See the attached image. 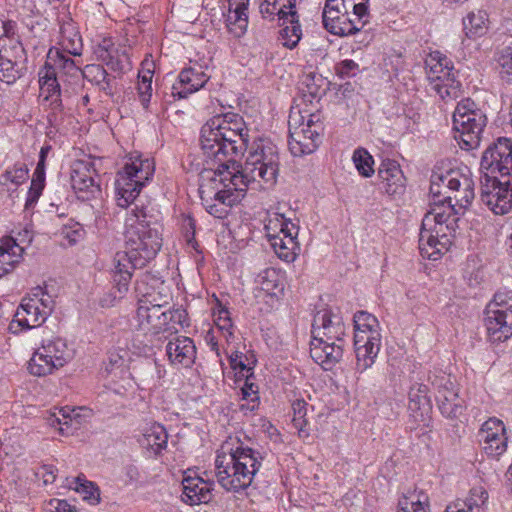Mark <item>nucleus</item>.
Segmentation results:
<instances>
[{
	"label": "nucleus",
	"instance_id": "nucleus-20",
	"mask_svg": "<svg viewBox=\"0 0 512 512\" xmlns=\"http://www.w3.org/2000/svg\"><path fill=\"white\" fill-rule=\"evenodd\" d=\"M485 453L492 457L502 455L507 449V436L504 423L495 417L485 421L478 433Z\"/></svg>",
	"mask_w": 512,
	"mask_h": 512
},
{
	"label": "nucleus",
	"instance_id": "nucleus-39",
	"mask_svg": "<svg viewBox=\"0 0 512 512\" xmlns=\"http://www.w3.org/2000/svg\"><path fill=\"white\" fill-rule=\"evenodd\" d=\"M398 512H429V498L421 490L408 491L399 499Z\"/></svg>",
	"mask_w": 512,
	"mask_h": 512
},
{
	"label": "nucleus",
	"instance_id": "nucleus-63",
	"mask_svg": "<svg viewBox=\"0 0 512 512\" xmlns=\"http://www.w3.org/2000/svg\"><path fill=\"white\" fill-rule=\"evenodd\" d=\"M229 356L230 365L234 370H239L245 376L252 372L250 363H246L247 357L242 352L231 350Z\"/></svg>",
	"mask_w": 512,
	"mask_h": 512
},
{
	"label": "nucleus",
	"instance_id": "nucleus-3",
	"mask_svg": "<svg viewBox=\"0 0 512 512\" xmlns=\"http://www.w3.org/2000/svg\"><path fill=\"white\" fill-rule=\"evenodd\" d=\"M248 134L244 121L235 114L216 115L201 128L200 144L206 158L221 165L243 153Z\"/></svg>",
	"mask_w": 512,
	"mask_h": 512
},
{
	"label": "nucleus",
	"instance_id": "nucleus-57",
	"mask_svg": "<svg viewBox=\"0 0 512 512\" xmlns=\"http://www.w3.org/2000/svg\"><path fill=\"white\" fill-rule=\"evenodd\" d=\"M131 277H132V274H126V273L114 274L113 281L115 284L114 285L115 292H114L113 300H111L107 304L104 303L105 300H102V302H101L102 306H113L114 302L116 300L122 299L125 296V294L128 292Z\"/></svg>",
	"mask_w": 512,
	"mask_h": 512
},
{
	"label": "nucleus",
	"instance_id": "nucleus-5",
	"mask_svg": "<svg viewBox=\"0 0 512 512\" xmlns=\"http://www.w3.org/2000/svg\"><path fill=\"white\" fill-rule=\"evenodd\" d=\"M164 306L138 304L134 317L136 324L132 342L139 353L151 351L164 339L177 333L180 328L189 325L184 309L164 310Z\"/></svg>",
	"mask_w": 512,
	"mask_h": 512
},
{
	"label": "nucleus",
	"instance_id": "nucleus-31",
	"mask_svg": "<svg viewBox=\"0 0 512 512\" xmlns=\"http://www.w3.org/2000/svg\"><path fill=\"white\" fill-rule=\"evenodd\" d=\"M59 48L61 51L72 55L80 56L83 50L82 38L73 20L65 16L60 21Z\"/></svg>",
	"mask_w": 512,
	"mask_h": 512
},
{
	"label": "nucleus",
	"instance_id": "nucleus-19",
	"mask_svg": "<svg viewBox=\"0 0 512 512\" xmlns=\"http://www.w3.org/2000/svg\"><path fill=\"white\" fill-rule=\"evenodd\" d=\"M334 3V0H326L323 9V25L327 31L337 36H347L355 34L364 27L356 24V20L350 18L349 13H343V10Z\"/></svg>",
	"mask_w": 512,
	"mask_h": 512
},
{
	"label": "nucleus",
	"instance_id": "nucleus-48",
	"mask_svg": "<svg viewBox=\"0 0 512 512\" xmlns=\"http://www.w3.org/2000/svg\"><path fill=\"white\" fill-rule=\"evenodd\" d=\"M286 23L290 26L284 27L280 32V39L282 40L283 46L293 49L297 46L302 36L301 25L299 24V17L288 18Z\"/></svg>",
	"mask_w": 512,
	"mask_h": 512
},
{
	"label": "nucleus",
	"instance_id": "nucleus-62",
	"mask_svg": "<svg viewBox=\"0 0 512 512\" xmlns=\"http://www.w3.org/2000/svg\"><path fill=\"white\" fill-rule=\"evenodd\" d=\"M23 48L16 40H10L8 43H3L0 40V61L11 59L20 60L22 58Z\"/></svg>",
	"mask_w": 512,
	"mask_h": 512
},
{
	"label": "nucleus",
	"instance_id": "nucleus-32",
	"mask_svg": "<svg viewBox=\"0 0 512 512\" xmlns=\"http://www.w3.org/2000/svg\"><path fill=\"white\" fill-rule=\"evenodd\" d=\"M249 0H229V9L226 16V25L231 34L241 37L248 27Z\"/></svg>",
	"mask_w": 512,
	"mask_h": 512
},
{
	"label": "nucleus",
	"instance_id": "nucleus-28",
	"mask_svg": "<svg viewBox=\"0 0 512 512\" xmlns=\"http://www.w3.org/2000/svg\"><path fill=\"white\" fill-rule=\"evenodd\" d=\"M182 486L181 499L188 505H199L212 500V484L199 476L186 475Z\"/></svg>",
	"mask_w": 512,
	"mask_h": 512
},
{
	"label": "nucleus",
	"instance_id": "nucleus-24",
	"mask_svg": "<svg viewBox=\"0 0 512 512\" xmlns=\"http://www.w3.org/2000/svg\"><path fill=\"white\" fill-rule=\"evenodd\" d=\"M344 344L345 342L312 337L310 342V356L325 370H330L341 360Z\"/></svg>",
	"mask_w": 512,
	"mask_h": 512
},
{
	"label": "nucleus",
	"instance_id": "nucleus-34",
	"mask_svg": "<svg viewBox=\"0 0 512 512\" xmlns=\"http://www.w3.org/2000/svg\"><path fill=\"white\" fill-rule=\"evenodd\" d=\"M23 251L13 238H5L0 242V278L8 274L20 261Z\"/></svg>",
	"mask_w": 512,
	"mask_h": 512
},
{
	"label": "nucleus",
	"instance_id": "nucleus-38",
	"mask_svg": "<svg viewBox=\"0 0 512 512\" xmlns=\"http://www.w3.org/2000/svg\"><path fill=\"white\" fill-rule=\"evenodd\" d=\"M262 291L272 297H280L284 291V276L275 268H266L257 277Z\"/></svg>",
	"mask_w": 512,
	"mask_h": 512
},
{
	"label": "nucleus",
	"instance_id": "nucleus-52",
	"mask_svg": "<svg viewBox=\"0 0 512 512\" xmlns=\"http://www.w3.org/2000/svg\"><path fill=\"white\" fill-rule=\"evenodd\" d=\"M152 78L153 75L149 70L139 75L138 78L137 92L141 105L144 109H148L152 98Z\"/></svg>",
	"mask_w": 512,
	"mask_h": 512
},
{
	"label": "nucleus",
	"instance_id": "nucleus-35",
	"mask_svg": "<svg viewBox=\"0 0 512 512\" xmlns=\"http://www.w3.org/2000/svg\"><path fill=\"white\" fill-rule=\"evenodd\" d=\"M23 251L13 238H5L0 242V278L8 274L20 261Z\"/></svg>",
	"mask_w": 512,
	"mask_h": 512
},
{
	"label": "nucleus",
	"instance_id": "nucleus-23",
	"mask_svg": "<svg viewBox=\"0 0 512 512\" xmlns=\"http://www.w3.org/2000/svg\"><path fill=\"white\" fill-rule=\"evenodd\" d=\"M209 79L210 76L199 65L184 68L172 86V95L180 99L187 98L202 89Z\"/></svg>",
	"mask_w": 512,
	"mask_h": 512
},
{
	"label": "nucleus",
	"instance_id": "nucleus-36",
	"mask_svg": "<svg viewBox=\"0 0 512 512\" xmlns=\"http://www.w3.org/2000/svg\"><path fill=\"white\" fill-rule=\"evenodd\" d=\"M81 75L92 84L99 87L106 95H113L115 78L108 75L103 66L92 64L85 66Z\"/></svg>",
	"mask_w": 512,
	"mask_h": 512
},
{
	"label": "nucleus",
	"instance_id": "nucleus-59",
	"mask_svg": "<svg viewBox=\"0 0 512 512\" xmlns=\"http://www.w3.org/2000/svg\"><path fill=\"white\" fill-rule=\"evenodd\" d=\"M335 5L339 6L341 10H343V13H349L354 16V19L356 20V24L365 26L369 22L370 14L369 12H361L359 11L358 5L352 3L350 0H334Z\"/></svg>",
	"mask_w": 512,
	"mask_h": 512
},
{
	"label": "nucleus",
	"instance_id": "nucleus-22",
	"mask_svg": "<svg viewBox=\"0 0 512 512\" xmlns=\"http://www.w3.org/2000/svg\"><path fill=\"white\" fill-rule=\"evenodd\" d=\"M299 117L296 115L289 116V150L294 156H302L313 153L321 142L320 132L310 133L307 136L303 127L298 125Z\"/></svg>",
	"mask_w": 512,
	"mask_h": 512
},
{
	"label": "nucleus",
	"instance_id": "nucleus-30",
	"mask_svg": "<svg viewBox=\"0 0 512 512\" xmlns=\"http://www.w3.org/2000/svg\"><path fill=\"white\" fill-rule=\"evenodd\" d=\"M488 492L482 486L470 489L463 499H457L446 507L445 512H486Z\"/></svg>",
	"mask_w": 512,
	"mask_h": 512
},
{
	"label": "nucleus",
	"instance_id": "nucleus-21",
	"mask_svg": "<svg viewBox=\"0 0 512 512\" xmlns=\"http://www.w3.org/2000/svg\"><path fill=\"white\" fill-rule=\"evenodd\" d=\"M35 298L24 297L17 308L13 320L9 324V331L18 334L24 330L39 327L46 320V312H41Z\"/></svg>",
	"mask_w": 512,
	"mask_h": 512
},
{
	"label": "nucleus",
	"instance_id": "nucleus-40",
	"mask_svg": "<svg viewBox=\"0 0 512 512\" xmlns=\"http://www.w3.org/2000/svg\"><path fill=\"white\" fill-rule=\"evenodd\" d=\"M167 441L168 434L164 426L160 424H153L143 434L141 444L157 455L166 448Z\"/></svg>",
	"mask_w": 512,
	"mask_h": 512
},
{
	"label": "nucleus",
	"instance_id": "nucleus-51",
	"mask_svg": "<svg viewBox=\"0 0 512 512\" xmlns=\"http://www.w3.org/2000/svg\"><path fill=\"white\" fill-rule=\"evenodd\" d=\"M47 422L50 426H59V431L62 434L68 433L72 423V414L66 408H54L47 417Z\"/></svg>",
	"mask_w": 512,
	"mask_h": 512
},
{
	"label": "nucleus",
	"instance_id": "nucleus-15",
	"mask_svg": "<svg viewBox=\"0 0 512 512\" xmlns=\"http://www.w3.org/2000/svg\"><path fill=\"white\" fill-rule=\"evenodd\" d=\"M483 175L499 174L502 178L512 175V142L507 138H499L483 153L481 163Z\"/></svg>",
	"mask_w": 512,
	"mask_h": 512
},
{
	"label": "nucleus",
	"instance_id": "nucleus-14",
	"mask_svg": "<svg viewBox=\"0 0 512 512\" xmlns=\"http://www.w3.org/2000/svg\"><path fill=\"white\" fill-rule=\"evenodd\" d=\"M512 175L485 173L481 178V201L496 215H504L512 208Z\"/></svg>",
	"mask_w": 512,
	"mask_h": 512
},
{
	"label": "nucleus",
	"instance_id": "nucleus-33",
	"mask_svg": "<svg viewBox=\"0 0 512 512\" xmlns=\"http://www.w3.org/2000/svg\"><path fill=\"white\" fill-rule=\"evenodd\" d=\"M295 6L296 0H261L259 10L263 18L274 20L277 17L285 24L286 19L297 17Z\"/></svg>",
	"mask_w": 512,
	"mask_h": 512
},
{
	"label": "nucleus",
	"instance_id": "nucleus-47",
	"mask_svg": "<svg viewBox=\"0 0 512 512\" xmlns=\"http://www.w3.org/2000/svg\"><path fill=\"white\" fill-rule=\"evenodd\" d=\"M293 426L298 430V435L301 438L309 437V430L307 429L308 419L307 411L308 405L304 400L297 399L292 403Z\"/></svg>",
	"mask_w": 512,
	"mask_h": 512
},
{
	"label": "nucleus",
	"instance_id": "nucleus-50",
	"mask_svg": "<svg viewBox=\"0 0 512 512\" xmlns=\"http://www.w3.org/2000/svg\"><path fill=\"white\" fill-rule=\"evenodd\" d=\"M353 162L357 171L363 177H370L374 173V160L369 152L363 148H358L353 153Z\"/></svg>",
	"mask_w": 512,
	"mask_h": 512
},
{
	"label": "nucleus",
	"instance_id": "nucleus-41",
	"mask_svg": "<svg viewBox=\"0 0 512 512\" xmlns=\"http://www.w3.org/2000/svg\"><path fill=\"white\" fill-rule=\"evenodd\" d=\"M288 230H291V233H295V231H298V228L282 214L272 213L268 215L265 221V231L268 241L273 240L274 237H280L284 233L287 234Z\"/></svg>",
	"mask_w": 512,
	"mask_h": 512
},
{
	"label": "nucleus",
	"instance_id": "nucleus-18",
	"mask_svg": "<svg viewBox=\"0 0 512 512\" xmlns=\"http://www.w3.org/2000/svg\"><path fill=\"white\" fill-rule=\"evenodd\" d=\"M97 176L94 165L90 161H75L71 168V186L77 197L87 200L100 192L99 184L95 178Z\"/></svg>",
	"mask_w": 512,
	"mask_h": 512
},
{
	"label": "nucleus",
	"instance_id": "nucleus-46",
	"mask_svg": "<svg viewBox=\"0 0 512 512\" xmlns=\"http://www.w3.org/2000/svg\"><path fill=\"white\" fill-rule=\"evenodd\" d=\"M497 71L500 79L506 83H512V46H506L495 54Z\"/></svg>",
	"mask_w": 512,
	"mask_h": 512
},
{
	"label": "nucleus",
	"instance_id": "nucleus-49",
	"mask_svg": "<svg viewBox=\"0 0 512 512\" xmlns=\"http://www.w3.org/2000/svg\"><path fill=\"white\" fill-rule=\"evenodd\" d=\"M253 372L245 375V382L241 388L242 400L247 401L246 404H241V410L253 411L257 408L259 402L258 386L251 381Z\"/></svg>",
	"mask_w": 512,
	"mask_h": 512
},
{
	"label": "nucleus",
	"instance_id": "nucleus-4",
	"mask_svg": "<svg viewBox=\"0 0 512 512\" xmlns=\"http://www.w3.org/2000/svg\"><path fill=\"white\" fill-rule=\"evenodd\" d=\"M238 163L235 159L221 162L216 169H206L200 174L199 195L205 210L215 218L223 219L229 209L246 195L235 181Z\"/></svg>",
	"mask_w": 512,
	"mask_h": 512
},
{
	"label": "nucleus",
	"instance_id": "nucleus-61",
	"mask_svg": "<svg viewBox=\"0 0 512 512\" xmlns=\"http://www.w3.org/2000/svg\"><path fill=\"white\" fill-rule=\"evenodd\" d=\"M444 175H433L431 184H430V195L432 198V203L430 205V209H433L438 203H447L445 199V186L440 180Z\"/></svg>",
	"mask_w": 512,
	"mask_h": 512
},
{
	"label": "nucleus",
	"instance_id": "nucleus-16",
	"mask_svg": "<svg viewBox=\"0 0 512 512\" xmlns=\"http://www.w3.org/2000/svg\"><path fill=\"white\" fill-rule=\"evenodd\" d=\"M312 337L345 342L346 326L338 308L324 307L316 312L312 323Z\"/></svg>",
	"mask_w": 512,
	"mask_h": 512
},
{
	"label": "nucleus",
	"instance_id": "nucleus-10",
	"mask_svg": "<svg viewBox=\"0 0 512 512\" xmlns=\"http://www.w3.org/2000/svg\"><path fill=\"white\" fill-rule=\"evenodd\" d=\"M353 322L356 370L362 373L373 366L380 352L381 329L378 319L366 311L356 312Z\"/></svg>",
	"mask_w": 512,
	"mask_h": 512
},
{
	"label": "nucleus",
	"instance_id": "nucleus-54",
	"mask_svg": "<svg viewBox=\"0 0 512 512\" xmlns=\"http://www.w3.org/2000/svg\"><path fill=\"white\" fill-rule=\"evenodd\" d=\"M74 489L90 504L99 502L100 494L98 488L90 481L77 477L74 479Z\"/></svg>",
	"mask_w": 512,
	"mask_h": 512
},
{
	"label": "nucleus",
	"instance_id": "nucleus-8",
	"mask_svg": "<svg viewBox=\"0 0 512 512\" xmlns=\"http://www.w3.org/2000/svg\"><path fill=\"white\" fill-rule=\"evenodd\" d=\"M154 171L155 164L152 159L143 157L137 152L131 153L123 168L116 175L117 205L121 208L130 206L146 183L151 180Z\"/></svg>",
	"mask_w": 512,
	"mask_h": 512
},
{
	"label": "nucleus",
	"instance_id": "nucleus-42",
	"mask_svg": "<svg viewBox=\"0 0 512 512\" xmlns=\"http://www.w3.org/2000/svg\"><path fill=\"white\" fill-rule=\"evenodd\" d=\"M408 408L414 413H420L421 416L429 411L430 400L425 384L416 383L410 388Z\"/></svg>",
	"mask_w": 512,
	"mask_h": 512
},
{
	"label": "nucleus",
	"instance_id": "nucleus-29",
	"mask_svg": "<svg viewBox=\"0 0 512 512\" xmlns=\"http://www.w3.org/2000/svg\"><path fill=\"white\" fill-rule=\"evenodd\" d=\"M382 189L390 196L401 195L405 191V177L400 166L394 161L383 162L378 170Z\"/></svg>",
	"mask_w": 512,
	"mask_h": 512
},
{
	"label": "nucleus",
	"instance_id": "nucleus-53",
	"mask_svg": "<svg viewBox=\"0 0 512 512\" xmlns=\"http://www.w3.org/2000/svg\"><path fill=\"white\" fill-rule=\"evenodd\" d=\"M20 60L6 59L0 61V81L14 83L21 76Z\"/></svg>",
	"mask_w": 512,
	"mask_h": 512
},
{
	"label": "nucleus",
	"instance_id": "nucleus-60",
	"mask_svg": "<svg viewBox=\"0 0 512 512\" xmlns=\"http://www.w3.org/2000/svg\"><path fill=\"white\" fill-rule=\"evenodd\" d=\"M60 235L68 245H74L83 239L85 231L80 223L72 222L62 227Z\"/></svg>",
	"mask_w": 512,
	"mask_h": 512
},
{
	"label": "nucleus",
	"instance_id": "nucleus-45",
	"mask_svg": "<svg viewBox=\"0 0 512 512\" xmlns=\"http://www.w3.org/2000/svg\"><path fill=\"white\" fill-rule=\"evenodd\" d=\"M113 263L114 274H132L134 269L145 266L144 264H138V258L127 248L125 251H119L115 254Z\"/></svg>",
	"mask_w": 512,
	"mask_h": 512
},
{
	"label": "nucleus",
	"instance_id": "nucleus-1",
	"mask_svg": "<svg viewBox=\"0 0 512 512\" xmlns=\"http://www.w3.org/2000/svg\"><path fill=\"white\" fill-rule=\"evenodd\" d=\"M445 186L447 203H438L424 215L419 234V250L423 257L437 260L448 251L459 216L470 207L474 198V181L470 171L451 170L440 178Z\"/></svg>",
	"mask_w": 512,
	"mask_h": 512
},
{
	"label": "nucleus",
	"instance_id": "nucleus-6",
	"mask_svg": "<svg viewBox=\"0 0 512 512\" xmlns=\"http://www.w3.org/2000/svg\"><path fill=\"white\" fill-rule=\"evenodd\" d=\"M81 76L75 61L59 48H51L47 60L39 71V85L42 103L52 112L48 115L51 124L57 122V113L62 111L61 83H72Z\"/></svg>",
	"mask_w": 512,
	"mask_h": 512
},
{
	"label": "nucleus",
	"instance_id": "nucleus-44",
	"mask_svg": "<svg viewBox=\"0 0 512 512\" xmlns=\"http://www.w3.org/2000/svg\"><path fill=\"white\" fill-rule=\"evenodd\" d=\"M28 167L25 163L17 162L0 175V185L8 190L18 187L28 179Z\"/></svg>",
	"mask_w": 512,
	"mask_h": 512
},
{
	"label": "nucleus",
	"instance_id": "nucleus-26",
	"mask_svg": "<svg viewBox=\"0 0 512 512\" xmlns=\"http://www.w3.org/2000/svg\"><path fill=\"white\" fill-rule=\"evenodd\" d=\"M487 337L491 343L505 342L512 336V313L500 310H485L484 319Z\"/></svg>",
	"mask_w": 512,
	"mask_h": 512
},
{
	"label": "nucleus",
	"instance_id": "nucleus-2",
	"mask_svg": "<svg viewBox=\"0 0 512 512\" xmlns=\"http://www.w3.org/2000/svg\"><path fill=\"white\" fill-rule=\"evenodd\" d=\"M264 457L237 436H230L221 446L215 460L216 478L227 491L248 488L262 466Z\"/></svg>",
	"mask_w": 512,
	"mask_h": 512
},
{
	"label": "nucleus",
	"instance_id": "nucleus-43",
	"mask_svg": "<svg viewBox=\"0 0 512 512\" xmlns=\"http://www.w3.org/2000/svg\"><path fill=\"white\" fill-rule=\"evenodd\" d=\"M487 14L478 10L471 12L463 20L464 32L469 38H476L484 35L487 31Z\"/></svg>",
	"mask_w": 512,
	"mask_h": 512
},
{
	"label": "nucleus",
	"instance_id": "nucleus-64",
	"mask_svg": "<svg viewBox=\"0 0 512 512\" xmlns=\"http://www.w3.org/2000/svg\"><path fill=\"white\" fill-rule=\"evenodd\" d=\"M28 298H35L37 300V306L39 310L42 312L43 309L47 310L46 318L49 316L53 309V300L51 297L44 292L41 287H37L33 290L32 294L28 296Z\"/></svg>",
	"mask_w": 512,
	"mask_h": 512
},
{
	"label": "nucleus",
	"instance_id": "nucleus-25",
	"mask_svg": "<svg viewBox=\"0 0 512 512\" xmlns=\"http://www.w3.org/2000/svg\"><path fill=\"white\" fill-rule=\"evenodd\" d=\"M437 403L441 413L449 418L462 414L464 400L459 396V389L450 378H443L437 386Z\"/></svg>",
	"mask_w": 512,
	"mask_h": 512
},
{
	"label": "nucleus",
	"instance_id": "nucleus-37",
	"mask_svg": "<svg viewBox=\"0 0 512 512\" xmlns=\"http://www.w3.org/2000/svg\"><path fill=\"white\" fill-rule=\"evenodd\" d=\"M297 234L298 231L291 233V230H288L287 234L284 233L282 236L274 237L273 240L269 241L274 252L280 259L286 262H293L295 260L297 250L299 249L296 241Z\"/></svg>",
	"mask_w": 512,
	"mask_h": 512
},
{
	"label": "nucleus",
	"instance_id": "nucleus-7",
	"mask_svg": "<svg viewBox=\"0 0 512 512\" xmlns=\"http://www.w3.org/2000/svg\"><path fill=\"white\" fill-rule=\"evenodd\" d=\"M279 171V154L276 145L270 140L258 139L248 149L245 164L238 163L235 181L246 192L249 188L260 189L273 185Z\"/></svg>",
	"mask_w": 512,
	"mask_h": 512
},
{
	"label": "nucleus",
	"instance_id": "nucleus-12",
	"mask_svg": "<svg viewBox=\"0 0 512 512\" xmlns=\"http://www.w3.org/2000/svg\"><path fill=\"white\" fill-rule=\"evenodd\" d=\"M74 357V349L60 337L43 340L28 363L29 372L38 377L50 375Z\"/></svg>",
	"mask_w": 512,
	"mask_h": 512
},
{
	"label": "nucleus",
	"instance_id": "nucleus-17",
	"mask_svg": "<svg viewBox=\"0 0 512 512\" xmlns=\"http://www.w3.org/2000/svg\"><path fill=\"white\" fill-rule=\"evenodd\" d=\"M138 304L167 305L171 300L169 286L159 276L145 272L136 281Z\"/></svg>",
	"mask_w": 512,
	"mask_h": 512
},
{
	"label": "nucleus",
	"instance_id": "nucleus-55",
	"mask_svg": "<svg viewBox=\"0 0 512 512\" xmlns=\"http://www.w3.org/2000/svg\"><path fill=\"white\" fill-rule=\"evenodd\" d=\"M45 186V172H40L35 170L32 176L31 185L27 194V199L25 206L31 207L33 206L37 200L39 199L40 195L42 194V191Z\"/></svg>",
	"mask_w": 512,
	"mask_h": 512
},
{
	"label": "nucleus",
	"instance_id": "nucleus-56",
	"mask_svg": "<svg viewBox=\"0 0 512 512\" xmlns=\"http://www.w3.org/2000/svg\"><path fill=\"white\" fill-rule=\"evenodd\" d=\"M486 309L500 310L503 313H512V291L500 290L495 295L492 301L489 302Z\"/></svg>",
	"mask_w": 512,
	"mask_h": 512
},
{
	"label": "nucleus",
	"instance_id": "nucleus-9",
	"mask_svg": "<svg viewBox=\"0 0 512 512\" xmlns=\"http://www.w3.org/2000/svg\"><path fill=\"white\" fill-rule=\"evenodd\" d=\"M126 248L138 258V264L146 265L155 258L162 247L161 234L156 226L146 220L142 210L132 209L125 221Z\"/></svg>",
	"mask_w": 512,
	"mask_h": 512
},
{
	"label": "nucleus",
	"instance_id": "nucleus-11",
	"mask_svg": "<svg viewBox=\"0 0 512 512\" xmlns=\"http://www.w3.org/2000/svg\"><path fill=\"white\" fill-rule=\"evenodd\" d=\"M486 124L485 113L472 100L459 102L453 113V130L460 148L466 151L477 149Z\"/></svg>",
	"mask_w": 512,
	"mask_h": 512
},
{
	"label": "nucleus",
	"instance_id": "nucleus-58",
	"mask_svg": "<svg viewBox=\"0 0 512 512\" xmlns=\"http://www.w3.org/2000/svg\"><path fill=\"white\" fill-rule=\"evenodd\" d=\"M131 277H132V274H126V273L114 274L113 281L115 284L114 285L115 292H114L113 300H111L107 304L104 303L105 300H102V302H101L102 306H113L114 302L116 300L122 299L125 296V294L128 292Z\"/></svg>",
	"mask_w": 512,
	"mask_h": 512
},
{
	"label": "nucleus",
	"instance_id": "nucleus-13",
	"mask_svg": "<svg viewBox=\"0 0 512 512\" xmlns=\"http://www.w3.org/2000/svg\"><path fill=\"white\" fill-rule=\"evenodd\" d=\"M427 79L431 90L443 100L459 96L460 83L455 79L454 67L450 59L440 51H433L425 59Z\"/></svg>",
	"mask_w": 512,
	"mask_h": 512
},
{
	"label": "nucleus",
	"instance_id": "nucleus-27",
	"mask_svg": "<svg viewBox=\"0 0 512 512\" xmlns=\"http://www.w3.org/2000/svg\"><path fill=\"white\" fill-rule=\"evenodd\" d=\"M196 353L194 341L186 336H178L166 345V355L176 367H190L195 362Z\"/></svg>",
	"mask_w": 512,
	"mask_h": 512
}]
</instances>
